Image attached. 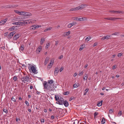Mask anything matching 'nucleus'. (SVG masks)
<instances>
[{
    "instance_id": "50",
    "label": "nucleus",
    "mask_w": 124,
    "mask_h": 124,
    "mask_svg": "<svg viewBox=\"0 0 124 124\" xmlns=\"http://www.w3.org/2000/svg\"><path fill=\"white\" fill-rule=\"evenodd\" d=\"M122 114V112L121 111H119L118 112V114L120 116H121Z\"/></svg>"
},
{
    "instance_id": "56",
    "label": "nucleus",
    "mask_w": 124,
    "mask_h": 124,
    "mask_svg": "<svg viewBox=\"0 0 124 124\" xmlns=\"http://www.w3.org/2000/svg\"><path fill=\"white\" fill-rule=\"evenodd\" d=\"M116 65H114L113 66V69H115L116 68Z\"/></svg>"
},
{
    "instance_id": "13",
    "label": "nucleus",
    "mask_w": 124,
    "mask_h": 124,
    "mask_svg": "<svg viewBox=\"0 0 124 124\" xmlns=\"http://www.w3.org/2000/svg\"><path fill=\"white\" fill-rule=\"evenodd\" d=\"M47 82L48 84L50 85H51V86L52 87H53V84L54 81L52 79L49 80H48Z\"/></svg>"
},
{
    "instance_id": "61",
    "label": "nucleus",
    "mask_w": 124,
    "mask_h": 124,
    "mask_svg": "<svg viewBox=\"0 0 124 124\" xmlns=\"http://www.w3.org/2000/svg\"><path fill=\"white\" fill-rule=\"evenodd\" d=\"M58 41H55V45H57L58 44Z\"/></svg>"
},
{
    "instance_id": "26",
    "label": "nucleus",
    "mask_w": 124,
    "mask_h": 124,
    "mask_svg": "<svg viewBox=\"0 0 124 124\" xmlns=\"http://www.w3.org/2000/svg\"><path fill=\"white\" fill-rule=\"evenodd\" d=\"M79 86V84L78 83H75L73 85V87L74 88L77 87Z\"/></svg>"
},
{
    "instance_id": "31",
    "label": "nucleus",
    "mask_w": 124,
    "mask_h": 124,
    "mask_svg": "<svg viewBox=\"0 0 124 124\" xmlns=\"http://www.w3.org/2000/svg\"><path fill=\"white\" fill-rule=\"evenodd\" d=\"M12 33H10L8 35V39H10L12 37Z\"/></svg>"
},
{
    "instance_id": "33",
    "label": "nucleus",
    "mask_w": 124,
    "mask_h": 124,
    "mask_svg": "<svg viewBox=\"0 0 124 124\" xmlns=\"http://www.w3.org/2000/svg\"><path fill=\"white\" fill-rule=\"evenodd\" d=\"M105 123V118H103L102 119L101 121V123L102 124H103Z\"/></svg>"
},
{
    "instance_id": "22",
    "label": "nucleus",
    "mask_w": 124,
    "mask_h": 124,
    "mask_svg": "<svg viewBox=\"0 0 124 124\" xmlns=\"http://www.w3.org/2000/svg\"><path fill=\"white\" fill-rule=\"evenodd\" d=\"M63 104L66 107H67L69 105L68 103L66 101H64Z\"/></svg>"
},
{
    "instance_id": "63",
    "label": "nucleus",
    "mask_w": 124,
    "mask_h": 124,
    "mask_svg": "<svg viewBox=\"0 0 124 124\" xmlns=\"http://www.w3.org/2000/svg\"><path fill=\"white\" fill-rule=\"evenodd\" d=\"M97 45V43H95L93 45V46H96Z\"/></svg>"
},
{
    "instance_id": "3",
    "label": "nucleus",
    "mask_w": 124,
    "mask_h": 124,
    "mask_svg": "<svg viewBox=\"0 0 124 124\" xmlns=\"http://www.w3.org/2000/svg\"><path fill=\"white\" fill-rule=\"evenodd\" d=\"M28 68L30 71L31 72H32L33 73H36V70L35 67L33 65L30 64H28Z\"/></svg>"
},
{
    "instance_id": "30",
    "label": "nucleus",
    "mask_w": 124,
    "mask_h": 124,
    "mask_svg": "<svg viewBox=\"0 0 124 124\" xmlns=\"http://www.w3.org/2000/svg\"><path fill=\"white\" fill-rule=\"evenodd\" d=\"M102 101H101L100 102L98 103L97 104V105L99 107L101 106L102 105Z\"/></svg>"
},
{
    "instance_id": "25",
    "label": "nucleus",
    "mask_w": 124,
    "mask_h": 124,
    "mask_svg": "<svg viewBox=\"0 0 124 124\" xmlns=\"http://www.w3.org/2000/svg\"><path fill=\"white\" fill-rule=\"evenodd\" d=\"M36 29L35 25H32L30 27V29L31 30H35Z\"/></svg>"
},
{
    "instance_id": "47",
    "label": "nucleus",
    "mask_w": 124,
    "mask_h": 124,
    "mask_svg": "<svg viewBox=\"0 0 124 124\" xmlns=\"http://www.w3.org/2000/svg\"><path fill=\"white\" fill-rule=\"evenodd\" d=\"M83 74V71L81 72H79V73L78 74V75L79 76H81V75H82Z\"/></svg>"
},
{
    "instance_id": "18",
    "label": "nucleus",
    "mask_w": 124,
    "mask_h": 124,
    "mask_svg": "<svg viewBox=\"0 0 124 124\" xmlns=\"http://www.w3.org/2000/svg\"><path fill=\"white\" fill-rule=\"evenodd\" d=\"M17 27L16 26H13L10 28L9 29V30L10 31H12L15 30V29H16V28Z\"/></svg>"
},
{
    "instance_id": "52",
    "label": "nucleus",
    "mask_w": 124,
    "mask_h": 124,
    "mask_svg": "<svg viewBox=\"0 0 124 124\" xmlns=\"http://www.w3.org/2000/svg\"><path fill=\"white\" fill-rule=\"evenodd\" d=\"M77 75V74L76 73H75L73 75V77H75Z\"/></svg>"
},
{
    "instance_id": "5",
    "label": "nucleus",
    "mask_w": 124,
    "mask_h": 124,
    "mask_svg": "<svg viewBox=\"0 0 124 124\" xmlns=\"http://www.w3.org/2000/svg\"><path fill=\"white\" fill-rule=\"evenodd\" d=\"M58 103H56L60 105H62L64 101V99L62 97H60V98L57 101Z\"/></svg>"
},
{
    "instance_id": "19",
    "label": "nucleus",
    "mask_w": 124,
    "mask_h": 124,
    "mask_svg": "<svg viewBox=\"0 0 124 124\" xmlns=\"http://www.w3.org/2000/svg\"><path fill=\"white\" fill-rule=\"evenodd\" d=\"M78 7H76L74 8L70 9V11H75L78 10Z\"/></svg>"
},
{
    "instance_id": "53",
    "label": "nucleus",
    "mask_w": 124,
    "mask_h": 124,
    "mask_svg": "<svg viewBox=\"0 0 124 124\" xmlns=\"http://www.w3.org/2000/svg\"><path fill=\"white\" fill-rule=\"evenodd\" d=\"M63 55H61L58 58L60 59H61L63 58Z\"/></svg>"
},
{
    "instance_id": "11",
    "label": "nucleus",
    "mask_w": 124,
    "mask_h": 124,
    "mask_svg": "<svg viewBox=\"0 0 124 124\" xmlns=\"http://www.w3.org/2000/svg\"><path fill=\"white\" fill-rule=\"evenodd\" d=\"M20 35L19 34H16L13 37V39L14 40H16L18 39L20 36Z\"/></svg>"
},
{
    "instance_id": "58",
    "label": "nucleus",
    "mask_w": 124,
    "mask_h": 124,
    "mask_svg": "<svg viewBox=\"0 0 124 124\" xmlns=\"http://www.w3.org/2000/svg\"><path fill=\"white\" fill-rule=\"evenodd\" d=\"M88 90L89 89H88L87 88L85 90V92H86V93H87L88 92Z\"/></svg>"
},
{
    "instance_id": "4",
    "label": "nucleus",
    "mask_w": 124,
    "mask_h": 124,
    "mask_svg": "<svg viewBox=\"0 0 124 124\" xmlns=\"http://www.w3.org/2000/svg\"><path fill=\"white\" fill-rule=\"evenodd\" d=\"M21 80L23 83H25L27 82L30 83L31 82L30 78L28 76H25L22 77L21 78Z\"/></svg>"
},
{
    "instance_id": "49",
    "label": "nucleus",
    "mask_w": 124,
    "mask_h": 124,
    "mask_svg": "<svg viewBox=\"0 0 124 124\" xmlns=\"http://www.w3.org/2000/svg\"><path fill=\"white\" fill-rule=\"evenodd\" d=\"M35 26L36 27V29H37L39 28V27H41V25H35Z\"/></svg>"
},
{
    "instance_id": "44",
    "label": "nucleus",
    "mask_w": 124,
    "mask_h": 124,
    "mask_svg": "<svg viewBox=\"0 0 124 124\" xmlns=\"http://www.w3.org/2000/svg\"><path fill=\"white\" fill-rule=\"evenodd\" d=\"M122 55V53H119L118 54L117 56L118 57H119L121 56Z\"/></svg>"
},
{
    "instance_id": "9",
    "label": "nucleus",
    "mask_w": 124,
    "mask_h": 124,
    "mask_svg": "<svg viewBox=\"0 0 124 124\" xmlns=\"http://www.w3.org/2000/svg\"><path fill=\"white\" fill-rule=\"evenodd\" d=\"M109 12L115 14L122 13V11H120L110 10L109 11Z\"/></svg>"
},
{
    "instance_id": "40",
    "label": "nucleus",
    "mask_w": 124,
    "mask_h": 124,
    "mask_svg": "<svg viewBox=\"0 0 124 124\" xmlns=\"http://www.w3.org/2000/svg\"><path fill=\"white\" fill-rule=\"evenodd\" d=\"M11 100L14 102H16V100L13 97H12L11 99Z\"/></svg>"
},
{
    "instance_id": "8",
    "label": "nucleus",
    "mask_w": 124,
    "mask_h": 124,
    "mask_svg": "<svg viewBox=\"0 0 124 124\" xmlns=\"http://www.w3.org/2000/svg\"><path fill=\"white\" fill-rule=\"evenodd\" d=\"M75 20L78 21H83L85 20L86 19L85 18H78L76 17L75 18Z\"/></svg>"
},
{
    "instance_id": "35",
    "label": "nucleus",
    "mask_w": 124,
    "mask_h": 124,
    "mask_svg": "<svg viewBox=\"0 0 124 124\" xmlns=\"http://www.w3.org/2000/svg\"><path fill=\"white\" fill-rule=\"evenodd\" d=\"M17 78L16 76H14L13 78L14 80L15 81H16L17 80Z\"/></svg>"
},
{
    "instance_id": "41",
    "label": "nucleus",
    "mask_w": 124,
    "mask_h": 124,
    "mask_svg": "<svg viewBox=\"0 0 124 124\" xmlns=\"http://www.w3.org/2000/svg\"><path fill=\"white\" fill-rule=\"evenodd\" d=\"M3 111L6 113H8V110L6 109H3Z\"/></svg>"
},
{
    "instance_id": "51",
    "label": "nucleus",
    "mask_w": 124,
    "mask_h": 124,
    "mask_svg": "<svg viewBox=\"0 0 124 124\" xmlns=\"http://www.w3.org/2000/svg\"><path fill=\"white\" fill-rule=\"evenodd\" d=\"M8 32H6L5 33L4 35V36H7L8 35Z\"/></svg>"
},
{
    "instance_id": "39",
    "label": "nucleus",
    "mask_w": 124,
    "mask_h": 124,
    "mask_svg": "<svg viewBox=\"0 0 124 124\" xmlns=\"http://www.w3.org/2000/svg\"><path fill=\"white\" fill-rule=\"evenodd\" d=\"M49 45L50 44L49 43H48L46 45V49H47L49 47Z\"/></svg>"
},
{
    "instance_id": "17",
    "label": "nucleus",
    "mask_w": 124,
    "mask_h": 124,
    "mask_svg": "<svg viewBox=\"0 0 124 124\" xmlns=\"http://www.w3.org/2000/svg\"><path fill=\"white\" fill-rule=\"evenodd\" d=\"M49 59V58L48 57H46L44 62V64L45 65H46L47 64Z\"/></svg>"
},
{
    "instance_id": "64",
    "label": "nucleus",
    "mask_w": 124,
    "mask_h": 124,
    "mask_svg": "<svg viewBox=\"0 0 124 124\" xmlns=\"http://www.w3.org/2000/svg\"><path fill=\"white\" fill-rule=\"evenodd\" d=\"M88 65L87 64H86L85 66V68H86L88 66Z\"/></svg>"
},
{
    "instance_id": "60",
    "label": "nucleus",
    "mask_w": 124,
    "mask_h": 124,
    "mask_svg": "<svg viewBox=\"0 0 124 124\" xmlns=\"http://www.w3.org/2000/svg\"><path fill=\"white\" fill-rule=\"evenodd\" d=\"M10 33H12V36L14 35V34H15V32L14 31H13Z\"/></svg>"
},
{
    "instance_id": "21",
    "label": "nucleus",
    "mask_w": 124,
    "mask_h": 124,
    "mask_svg": "<svg viewBox=\"0 0 124 124\" xmlns=\"http://www.w3.org/2000/svg\"><path fill=\"white\" fill-rule=\"evenodd\" d=\"M41 49H42L41 46H39L38 47V49H37V53H39L41 51Z\"/></svg>"
},
{
    "instance_id": "7",
    "label": "nucleus",
    "mask_w": 124,
    "mask_h": 124,
    "mask_svg": "<svg viewBox=\"0 0 124 124\" xmlns=\"http://www.w3.org/2000/svg\"><path fill=\"white\" fill-rule=\"evenodd\" d=\"M32 15V14L30 12L23 11V16H31Z\"/></svg>"
},
{
    "instance_id": "6",
    "label": "nucleus",
    "mask_w": 124,
    "mask_h": 124,
    "mask_svg": "<svg viewBox=\"0 0 124 124\" xmlns=\"http://www.w3.org/2000/svg\"><path fill=\"white\" fill-rule=\"evenodd\" d=\"M59 68L58 67H55L54 71V75H57L59 71Z\"/></svg>"
},
{
    "instance_id": "1",
    "label": "nucleus",
    "mask_w": 124,
    "mask_h": 124,
    "mask_svg": "<svg viewBox=\"0 0 124 124\" xmlns=\"http://www.w3.org/2000/svg\"><path fill=\"white\" fill-rule=\"evenodd\" d=\"M43 86L44 89L45 90H52L54 88L47 83V82L46 81H44L43 83Z\"/></svg>"
},
{
    "instance_id": "46",
    "label": "nucleus",
    "mask_w": 124,
    "mask_h": 124,
    "mask_svg": "<svg viewBox=\"0 0 124 124\" xmlns=\"http://www.w3.org/2000/svg\"><path fill=\"white\" fill-rule=\"evenodd\" d=\"M70 23L71 24V25L72 26H73L74 25H75V24H76V22H74L71 23Z\"/></svg>"
},
{
    "instance_id": "62",
    "label": "nucleus",
    "mask_w": 124,
    "mask_h": 124,
    "mask_svg": "<svg viewBox=\"0 0 124 124\" xmlns=\"http://www.w3.org/2000/svg\"><path fill=\"white\" fill-rule=\"evenodd\" d=\"M47 30H50L51 29V28H47Z\"/></svg>"
},
{
    "instance_id": "27",
    "label": "nucleus",
    "mask_w": 124,
    "mask_h": 124,
    "mask_svg": "<svg viewBox=\"0 0 124 124\" xmlns=\"http://www.w3.org/2000/svg\"><path fill=\"white\" fill-rule=\"evenodd\" d=\"M120 19V18H115V17H110V20H112V21H115L116 19Z\"/></svg>"
},
{
    "instance_id": "24",
    "label": "nucleus",
    "mask_w": 124,
    "mask_h": 124,
    "mask_svg": "<svg viewBox=\"0 0 124 124\" xmlns=\"http://www.w3.org/2000/svg\"><path fill=\"white\" fill-rule=\"evenodd\" d=\"M12 24L13 25H20V21H19L18 22H13L12 23Z\"/></svg>"
},
{
    "instance_id": "43",
    "label": "nucleus",
    "mask_w": 124,
    "mask_h": 124,
    "mask_svg": "<svg viewBox=\"0 0 124 124\" xmlns=\"http://www.w3.org/2000/svg\"><path fill=\"white\" fill-rule=\"evenodd\" d=\"M84 46L83 45H82L81 47H80L79 49V50L80 51H81L84 48V47H83V46Z\"/></svg>"
},
{
    "instance_id": "20",
    "label": "nucleus",
    "mask_w": 124,
    "mask_h": 124,
    "mask_svg": "<svg viewBox=\"0 0 124 124\" xmlns=\"http://www.w3.org/2000/svg\"><path fill=\"white\" fill-rule=\"evenodd\" d=\"M54 63V61L53 60H51L49 64L48 65V66L50 67H49V68H51V67L53 65V63Z\"/></svg>"
},
{
    "instance_id": "15",
    "label": "nucleus",
    "mask_w": 124,
    "mask_h": 124,
    "mask_svg": "<svg viewBox=\"0 0 124 124\" xmlns=\"http://www.w3.org/2000/svg\"><path fill=\"white\" fill-rule=\"evenodd\" d=\"M23 46H24L23 45H21L20 47L19 48L20 51L21 53H22L23 52V51L24 50Z\"/></svg>"
},
{
    "instance_id": "37",
    "label": "nucleus",
    "mask_w": 124,
    "mask_h": 124,
    "mask_svg": "<svg viewBox=\"0 0 124 124\" xmlns=\"http://www.w3.org/2000/svg\"><path fill=\"white\" fill-rule=\"evenodd\" d=\"M98 114V113L96 112H95L94 114V118H96V116Z\"/></svg>"
},
{
    "instance_id": "28",
    "label": "nucleus",
    "mask_w": 124,
    "mask_h": 124,
    "mask_svg": "<svg viewBox=\"0 0 124 124\" xmlns=\"http://www.w3.org/2000/svg\"><path fill=\"white\" fill-rule=\"evenodd\" d=\"M70 31H68L67 32H66L65 33V36H67L70 35Z\"/></svg>"
},
{
    "instance_id": "38",
    "label": "nucleus",
    "mask_w": 124,
    "mask_h": 124,
    "mask_svg": "<svg viewBox=\"0 0 124 124\" xmlns=\"http://www.w3.org/2000/svg\"><path fill=\"white\" fill-rule=\"evenodd\" d=\"M63 67H61L60 69H59V71H60V72H61L63 70Z\"/></svg>"
},
{
    "instance_id": "45",
    "label": "nucleus",
    "mask_w": 124,
    "mask_h": 124,
    "mask_svg": "<svg viewBox=\"0 0 124 124\" xmlns=\"http://www.w3.org/2000/svg\"><path fill=\"white\" fill-rule=\"evenodd\" d=\"M25 103L26 104L27 106H29V103L28 102L26 101H25Z\"/></svg>"
},
{
    "instance_id": "23",
    "label": "nucleus",
    "mask_w": 124,
    "mask_h": 124,
    "mask_svg": "<svg viewBox=\"0 0 124 124\" xmlns=\"http://www.w3.org/2000/svg\"><path fill=\"white\" fill-rule=\"evenodd\" d=\"M45 40V39L44 38H42L40 39V44L42 45Z\"/></svg>"
},
{
    "instance_id": "34",
    "label": "nucleus",
    "mask_w": 124,
    "mask_h": 124,
    "mask_svg": "<svg viewBox=\"0 0 124 124\" xmlns=\"http://www.w3.org/2000/svg\"><path fill=\"white\" fill-rule=\"evenodd\" d=\"M110 36H108V35H107L105 36V39H108L110 37Z\"/></svg>"
},
{
    "instance_id": "14",
    "label": "nucleus",
    "mask_w": 124,
    "mask_h": 124,
    "mask_svg": "<svg viewBox=\"0 0 124 124\" xmlns=\"http://www.w3.org/2000/svg\"><path fill=\"white\" fill-rule=\"evenodd\" d=\"M7 20V18H6L3 20H2L0 22V24L1 25L3 24H4L6 22Z\"/></svg>"
},
{
    "instance_id": "2",
    "label": "nucleus",
    "mask_w": 124,
    "mask_h": 124,
    "mask_svg": "<svg viewBox=\"0 0 124 124\" xmlns=\"http://www.w3.org/2000/svg\"><path fill=\"white\" fill-rule=\"evenodd\" d=\"M19 21H20V25L23 26L25 25L26 24L31 23V21L30 20H23L20 19Z\"/></svg>"
},
{
    "instance_id": "29",
    "label": "nucleus",
    "mask_w": 124,
    "mask_h": 124,
    "mask_svg": "<svg viewBox=\"0 0 124 124\" xmlns=\"http://www.w3.org/2000/svg\"><path fill=\"white\" fill-rule=\"evenodd\" d=\"M55 100L57 101L60 98V97H59L58 95H55Z\"/></svg>"
},
{
    "instance_id": "48",
    "label": "nucleus",
    "mask_w": 124,
    "mask_h": 124,
    "mask_svg": "<svg viewBox=\"0 0 124 124\" xmlns=\"http://www.w3.org/2000/svg\"><path fill=\"white\" fill-rule=\"evenodd\" d=\"M118 32H116L115 33H113L112 34V35H118Z\"/></svg>"
},
{
    "instance_id": "55",
    "label": "nucleus",
    "mask_w": 124,
    "mask_h": 124,
    "mask_svg": "<svg viewBox=\"0 0 124 124\" xmlns=\"http://www.w3.org/2000/svg\"><path fill=\"white\" fill-rule=\"evenodd\" d=\"M41 123H44V120L43 119H41Z\"/></svg>"
},
{
    "instance_id": "42",
    "label": "nucleus",
    "mask_w": 124,
    "mask_h": 124,
    "mask_svg": "<svg viewBox=\"0 0 124 124\" xmlns=\"http://www.w3.org/2000/svg\"><path fill=\"white\" fill-rule=\"evenodd\" d=\"M113 109H110L109 110V113L110 114H111L113 112Z\"/></svg>"
},
{
    "instance_id": "54",
    "label": "nucleus",
    "mask_w": 124,
    "mask_h": 124,
    "mask_svg": "<svg viewBox=\"0 0 124 124\" xmlns=\"http://www.w3.org/2000/svg\"><path fill=\"white\" fill-rule=\"evenodd\" d=\"M72 27L71 26V24L70 23L68 25V27L69 28H70Z\"/></svg>"
},
{
    "instance_id": "12",
    "label": "nucleus",
    "mask_w": 124,
    "mask_h": 124,
    "mask_svg": "<svg viewBox=\"0 0 124 124\" xmlns=\"http://www.w3.org/2000/svg\"><path fill=\"white\" fill-rule=\"evenodd\" d=\"M14 11L16 13H17L20 15L23 16V11L20 12L18 10H14Z\"/></svg>"
},
{
    "instance_id": "32",
    "label": "nucleus",
    "mask_w": 124,
    "mask_h": 124,
    "mask_svg": "<svg viewBox=\"0 0 124 124\" xmlns=\"http://www.w3.org/2000/svg\"><path fill=\"white\" fill-rule=\"evenodd\" d=\"M91 39V37H87L86 38L85 40L88 41L89 40Z\"/></svg>"
},
{
    "instance_id": "57",
    "label": "nucleus",
    "mask_w": 124,
    "mask_h": 124,
    "mask_svg": "<svg viewBox=\"0 0 124 124\" xmlns=\"http://www.w3.org/2000/svg\"><path fill=\"white\" fill-rule=\"evenodd\" d=\"M20 119L19 118H16V121L17 122L18 120H20Z\"/></svg>"
},
{
    "instance_id": "10",
    "label": "nucleus",
    "mask_w": 124,
    "mask_h": 124,
    "mask_svg": "<svg viewBox=\"0 0 124 124\" xmlns=\"http://www.w3.org/2000/svg\"><path fill=\"white\" fill-rule=\"evenodd\" d=\"M87 6V5L85 4H82L78 7V10L83 9L86 7Z\"/></svg>"
},
{
    "instance_id": "59",
    "label": "nucleus",
    "mask_w": 124,
    "mask_h": 124,
    "mask_svg": "<svg viewBox=\"0 0 124 124\" xmlns=\"http://www.w3.org/2000/svg\"><path fill=\"white\" fill-rule=\"evenodd\" d=\"M101 40H102L105 39V37L104 36V37H102V38H101Z\"/></svg>"
},
{
    "instance_id": "16",
    "label": "nucleus",
    "mask_w": 124,
    "mask_h": 124,
    "mask_svg": "<svg viewBox=\"0 0 124 124\" xmlns=\"http://www.w3.org/2000/svg\"><path fill=\"white\" fill-rule=\"evenodd\" d=\"M88 77V75L86 74V73H85V75L83 77V79L84 81L87 80V78Z\"/></svg>"
},
{
    "instance_id": "36",
    "label": "nucleus",
    "mask_w": 124,
    "mask_h": 124,
    "mask_svg": "<svg viewBox=\"0 0 124 124\" xmlns=\"http://www.w3.org/2000/svg\"><path fill=\"white\" fill-rule=\"evenodd\" d=\"M69 93V92L68 91H67L66 92H65L63 94L64 95H68Z\"/></svg>"
}]
</instances>
